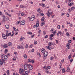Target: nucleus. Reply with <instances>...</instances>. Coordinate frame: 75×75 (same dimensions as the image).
<instances>
[{"label": "nucleus", "mask_w": 75, "mask_h": 75, "mask_svg": "<svg viewBox=\"0 0 75 75\" xmlns=\"http://www.w3.org/2000/svg\"><path fill=\"white\" fill-rule=\"evenodd\" d=\"M71 55H69V56L68 57V58H69V59H71Z\"/></svg>", "instance_id": "46"}, {"label": "nucleus", "mask_w": 75, "mask_h": 75, "mask_svg": "<svg viewBox=\"0 0 75 75\" xmlns=\"http://www.w3.org/2000/svg\"><path fill=\"white\" fill-rule=\"evenodd\" d=\"M69 70H70L69 68L67 67V69L66 71H67V72H69Z\"/></svg>", "instance_id": "26"}, {"label": "nucleus", "mask_w": 75, "mask_h": 75, "mask_svg": "<svg viewBox=\"0 0 75 75\" xmlns=\"http://www.w3.org/2000/svg\"><path fill=\"white\" fill-rule=\"evenodd\" d=\"M28 64H26L24 65V69L25 70H27L28 68Z\"/></svg>", "instance_id": "4"}, {"label": "nucleus", "mask_w": 75, "mask_h": 75, "mask_svg": "<svg viewBox=\"0 0 75 75\" xmlns=\"http://www.w3.org/2000/svg\"><path fill=\"white\" fill-rule=\"evenodd\" d=\"M68 10V11L69 13H71V10H70V8H69Z\"/></svg>", "instance_id": "54"}, {"label": "nucleus", "mask_w": 75, "mask_h": 75, "mask_svg": "<svg viewBox=\"0 0 75 75\" xmlns=\"http://www.w3.org/2000/svg\"><path fill=\"white\" fill-rule=\"evenodd\" d=\"M5 56L4 54H1V57H2V58H3V57H4Z\"/></svg>", "instance_id": "24"}, {"label": "nucleus", "mask_w": 75, "mask_h": 75, "mask_svg": "<svg viewBox=\"0 0 75 75\" xmlns=\"http://www.w3.org/2000/svg\"><path fill=\"white\" fill-rule=\"evenodd\" d=\"M13 31H16V28L14 27H13Z\"/></svg>", "instance_id": "43"}, {"label": "nucleus", "mask_w": 75, "mask_h": 75, "mask_svg": "<svg viewBox=\"0 0 75 75\" xmlns=\"http://www.w3.org/2000/svg\"><path fill=\"white\" fill-rule=\"evenodd\" d=\"M71 10H75V7L74 6L72 7L71 8Z\"/></svg>", "instance_id": "23"}, {"label": "nucleus", "mask_w": 75, "mask_h": 75, "mask_svg": "<svg viewBox=\"0 0 75 75\" xmlns=\"http://www.w3.org/2000/svg\"><path fill=\"white\" fill-rule=\"evenodd\" d=\"M6 35L7 36V37L8 36V35H7V34H8V30H6Z\"/></svg>", "instance_id": "25"}, {"label": "nucleus", "mask_w": 75, "mask_h": 75, "mask_svg": "<svg viewBox=\"0 0 75 75\" xmlns=\"http://www.w3.org/2000/svg\"><path fill=\"white\" fill-rule=\"evenodd\" d=\"M55 3H56V4H59V2L58 1H56Z\"/></svg>", "instance_id": "38"}, {"label": "nucleus", "mask_w": 75, "mask_h": 75, "mask_svg": "<svg viewBox=\"0 0 75 75\" xmlns=\"http://www.w3.org/2000/svg\"><path fill=\"white\" fill-rule=\"evenodd\" d=\"M4 59H7L8 57H7V56L6 55L4 56Z\"/></svg>", "instance_id": "18"}, {"label": "nucleus", "mask_w": 75, "mask_h": 75, "mask_svg": "<svg viewBox=\"0 0 75 75\" xmlns=\"http://www.w3.org/2000/svg\"><path fill=\"white\" fill-rule=\"evenodd\" d=\"M48 13H47V16L48 17H50V15H51V14L49 12V11H48Z\"/></svg>", "instance_id": "15"}, {"label": "nucleus", "mask_w": 75, "mask_h": 75, "mask_svg": "<svg viewBox=\"0 0 75 75\" xmlns=\"http://www.w3.org/2000/svg\"><path fill=\"white\" fill-rule=\"evenodd\" d=\"M25 24V21H22L21 22V23L20 25H24Z\"/></svg>", "instance_id": "8"}, {"label": "nucleus", "mask_w": 75, "mask_h": 75, "mask_svg": "<svg viewBox=\"0 0 75 75\" xmlns=\"http://www.w3.org/2000/svg\"><path fill=\"white\" fill-rule=\"evenodd\" d=\"M47 69H50V68H51V67H50V66H48L47 67Z\"/></svg>", "instance_id": "45"}, {"label": "nucleus", "mask_w": 75, "mask_h": 75, "mask_svg": "<svg viewBox=\"0 0 75 75\" xmlns=\"http://www.w3.org/2000/svg\"><path fill=\"white\" fill-rule=\"evenodd\" d=\"M3 47L4 48H8V45L7 44H5L4 45Z\"/></svg>", "instance_id": "10"}, {"label": "nucleus", "mask_w": 75, "mask_h": 75, "mask_svg": "<svg viewBox=\"0 0 75 75\" xmlns=\"http://www.w3.org/2000/svg\"><path fill=\"white\" fill-rule=\"evenodd\" d=\"M5 27L6 29H8V28H9V26L7 25H5Z\"/></svg>", "instance_id": "19"}, {"label": "nucleus", "mask_w": 75, "mask_h": 75, "mask_svg": "<svg viewBox=\"0 0 75 75\" xmlns=\"http://www.w3.org/2000/svg\"><path fill=\"white\" fill-rule=\"evenodd\" d=\"M2 17L3 18V20H5V16H4V15H3Z\"/></svg>", "instance_id": "32"}, {"label": "nucleus", "mask_w": 75, "mask_h": 75, "mask_svg": "<svg viewBox=\"0 0 75 75\" xmlns=\"http://www.w3.org/2000/svg\"><path fill=\"white\" fill-rule=\"evenodd\" d=\"M66 35L67 36H69V33H67Z\"/></svg>", "instance_id": "57"}, {"label": "nucleus", "mask_w": 75, "mask_h": 75, "mask_svg": "<svg viewBox=\"0 0 75 75\" xmlns=\"http://www.w3.org/2000/svg\"><path fill=\"white\" fill-rule=\"evenodd\" d=\"M69 43H67L66 45L67 47H69Z\"/></svg>", "instance_id": "37"}, {"label": "nucleus", "mask_w": 75, "mask_h": 75, "mask_svg": "<svg viewBox=\"0 0 75 75\" xmlns=\"http://www.w3.org/2000/svg\"><path fill=\"white\" fill-rule=\"evenodd\" d=\"M19 71H21V72H23V69L21 68H20L19 69Z\"/></svg>", "instance_id": "28"}, {"label": "nucleus", "mask_w": 75, "mask_h": 75, "mask_svg": "<svg viewBox=\"0 0 75 75\" xmlns=\"http://www.w3.org/2000/svg\"><path fill=\"white\" fill-rule=\"evenodd\" d=\"M7 45L9 47H11L13 45V43L11 42H9L8 43Z\"/></svg>", "instance_id": "7"}, {"label": "nucleus", "mask_w": 75, "mask_h": 75, "mask_svg": "<svg viewBox=\"0 0 75 75\" xmlns=\"http://www.w3.org/2000/svg\"><path fill=\"white\" fill-rule=\"evenodd\" d=\"M25 47L26 48H28V46L27 44L26 45V46H25Z\"/></svg>", "instance_id": "47"}, {"label": "nucleus", "mask_w": 75, "mask_h": 75, "mask_svg": "<svg viewBox=\"0 0 75 75\" xmlns=\"http://www.w3.org/2000/svg\"><path fill=\"white\" fill-rule=\"evenodd\" d=\"M73 61V59H71L70 60V62H72Z\"/></svg>", "instance_id": "58"}, {"label": "nucleus", "mask_w": 75, "mask_h": 75, "mask_svg": "<svg viewBox=\"0 0 75 75\" xmlns=\"http://www.w3.org/2000/svg\"><path fill=\"white\" fill-rule=\"evenodd\" d=\"M1 61H2V62H3L4 61H6V60H4V59H2Z\"/></svg>", "instance_id": "60"}, {"label": "nucleus", "mask_w": 75, "mask_h": 75, "mask_svg": "<svg viewBox=\"0 0 75 75\" xmlns=\"http://www.w3.org/2000/svg\"><path fill=\"white\" fill-rule=\"evenodd\" d=\"M45 51V50L44 48H42L41 49V52H42V53H43V54L44 53Z\"/></svg>", "instance_id": "9"}, {"label": "nucleus", "mask_w": 75, "mask_h": 75, "mask_svg": "<svg viewBox=\"0 0 75 75\" xmlns=\"http://www.w3.org/2000/svg\"><path fill=\"white\" fill-rule=\"evenodd\" d=\"M31 20H30V21H33V20H34V19H35V16H32L31 17V19H32Z\"/></svg>", "instance_id": "12"}, {"label": "nucleus", "mask_w": 75, "mask_h": 75, "mask_svg": "<svg viewBox=\"0 0 75 75\" xmlns=\"http://www.w3.org/2000/svg\"><path fill=\"white\" fill-rule=\"evenodd\" d=\"M45 20V17L43 16L41 18V21H42V22L41 23V24L42 25H41V26H42L43 25L45 24V22H43L44 21V20Z\"/></svg>", "instance_id": "2"}, {"label": "nucleus", "mask_w": 75, "mask_h": 75, "mask_svg": "<svg viewBox=\"0 0 75 75\" xmlns=\"http://www.w3.org/2000/svg\"><path fill=\"white\" fill-rule=\"evenodd\" d=\"M53 34H52L51 35H50V37H54V36L55 34H56V33H57V32H56V30H55L54 32H53Z\"/></svg>", "instance_id": "5"}, {"label": "nucleus", "mask_w": 75, "mask_h": 75, "mask_svg": "<svg viewBox=\"0 0 75 75\" xmlns=\"http://www.w3.org/2000/svg\"><path fill=\"white\" fill-rule=\"evenodd\" d=\"M28 62H31V59H29L28 60Z\"/></svg>", "instance_id": "49"}, {"label": "nucleus", "mask_w": 75, "mask_h": 75, "mask_svg": "<svg viewBox=\"0 0 75 75\" xmlns=\"http://www.w3.org/2000/svg\"><path fill=\"white\" fill-rule=\"evenodd\" d=\"M2 38H3L4 39H7V36L6 35H5L4 34H3L2 35Z\"/></svg>", "instance_id": "6"}, {"label": "nucleus", "mask_w": 75, "mask_h": 75, "mask_svg": "<svg viewBox=\"0 0 75 75\" xmlns=\"http://www.w3.org/2000/svg\"><path fill=\"white\" fill-rule=\"evenodd\" d=\"M34 44H37V41H34Z\"/></svg>", "instance_id": "48"}, {"label": "nucleus", "mask_w": 75, "mask_h": 75, "mask_svg": "<svg viewBox=\"0 0 75 75\" xmlns=\"http://www.w3.org/2000/svg\"><path fill=\"white\" fill-rule=\"evenodd\" d=\"M68 42L69 43H71V40H69L68 41Z\"/></svg>", "instance_id": "64"}, {"label": "nucleus", "mask_w": 75, "mask_h": 75, "mask_svg": "<svg viewBox=\"0 0 75 75\" xmlns=\"http://www.w3.org/2000/svg\"><path fill=\"white\" fill-rule=\"evenodd\" d=\"M14 35V31H13L12 32V34L11 36H13Z\"/></svg>", "instance_id": "50"}, {"label": "nucleus", "mask_w": 75, "mask_h": 75, "mask_svg": "<svg viewBox=\"0 0 75 75\" xmlns=\"http://www.w3.org/2000/svg\"><path fill=\"white\" fill-rule=\"evenodd\" d=\"M60 26L59 25H58L57 26V28L58 29H60Z\"/></svg>", "instance_id": "41"}, {"label": "nucleus", "mask_w": 75, "mask_h": 75, "mask_svg": "<svg viewBox=\"0 0 75 75\" xmlns=\"http://www.w3.org/2000/svg\"><path fill=\"white\" fill-rule=\"evenodd\" d=\"M67 17H68L69 16V13H67Z\"/></svg>", "instance_id": "63"}, {"label": "nucleus", "mask_w": 75, "mask_h": 75, "mask_svg": "<svg viewBox=\"0 0 75 75\" xmlns=\"http://www.w3.org/2000/svg\"><path fill=\"white\" fill-rule=\"evenodd\" d=\"M31 18L30 17H29L28 18V19H29L30 20H31Z\"/></svg>", "instance_id": "44"}, {"label": "nucleus", "mask_w": 75, "mask_h": 75, "mask_svg": "<svg viewBox=\"0 0 75 75\" xmlns=\"http://www.w3.org/2000/svg\"><path fill=\"white\" fill-rule=\"evenodd\" d=\"M38 12L39 13H40V8H39L38 10Z\"/></svg>", "instance_id": "62"}, {"label": "nucleus", "mask_w": 75, "mask_h": 75, "mask_svg": "<svg viewBox=\"0 0 75 75\" xmlns=\"http://www.w3.org/2000/svg\"><path fill=\"white\" fill-rule=\"evenodd\" d=\"M3 64V62H1V59H0V65H2Z\"/></svg>", "instance_id": "22"}, {"label": "nucleus", "mask_w": 75, "mask_h": 75, "mask_svg": "<svg viewBox=\"0 0 75 75\" xmlns=\"http://www.w3.org/2000/svg\"><path fill=\"white\" fill-rule=\"evenodd\" d=\"M5 54H6L7 53V52H8V50L7 49H6L4 51Z\"/></svg>", "instance_id": "21"}, {"label": "nucleus", "mask_w": 75, "mask_h": 75, "mask_svg": "<svg viewBox=\"0 0 75 75\" xmlns=\"http://www.w3.org/2000/svg\"><path fill=\"white\" fill-rule=\"evenodd\" d=\"M74 4L73 2H72L71 3H69L68 4L69 6H71L72 5Z\"/></svg>", "instance_id": "13"}, {"label": "nucleus", "mask_w": 75, "mask_h": 75, "mask_svg": "<svg viewBox=\"0 0 75 75\" xmlns=\"http://www.w3.org/2000/svg\"><path fill=\"white\" fill-rule=\"evenodd\" d=\"M43 59H46L48 56V52L45 51L43 53Z\"/></svg>", "instance_id": "1"}, {"label": "nucleus", "mask_w": 75, "mask_h": 75, "mask_svg": "<svg viewBox=\"0 0 75 75\" xmlns=\"http://www.w3.org/2000/svg\"><path fill=\"white\" fill-rule=\"evenodd\" d=\"M43 34H44V35H45L46 34V32H45V31H43Z\"/></svg>", "instance_id": "56"}, {"label": "nucleus", "mask_w": 75, "mask_h": 75, "mask_svg": "<svg viewBox=\"0 0 75 75\" xmlns=\"http://www.w3.org/2000/svg\"><path fill=\"white\" fill-rule=\"evenodd\" d=\"M43 68H45L47 69V66H45L44 67H43Z\"/></svg>", "instance_id": "61"}, {"label": "nucleus", "mask_w": 75, "mask_h": 75, "mask_svg": "<svg viewBox=\"0 0 75 75\" xmlns=\"http://www.w3.org/2000/svg\"><path fill=\"white\" fill-rule=\"evenodd\" d=\"M36 25L37 26V27H38L39 26V24L38 23H37L36 24Z\"/></svg>", "instance_id": "52"}, {"label": "nucleus", "mask_w": 75, "mask_h": 75, "mask_svg": "<svg viewBox=\"0 0 75 75\" xmlns=\"http://www.w3.org/2000/svg\"><path fill=\"white\" fill-rule=\"evenodd\" d=\"M28 72H29L28 71H25V74H28Z\"/></svg>", "instance_id": "33"}, {"label": "nucleus", "mask_w": 75, "mask_h": 75, "mask_svg": "<svg viewBox=\"0 0 75 75\" xmlns=\"http://www.w3.org/2000/svg\"><path fill=\"white\" fill-rule=\"evenodd\" d=\"M11 33H9L7 35H8V36H10V35H11Z\"/></svg>", "instance_id": "51"}, {"label": "nucleus", "mask_w": 75, "mask_h": 75, "mask_svg": "<svg viewBox=\"0 0 75 75\" xmlns=\"http://www.w3.org/2000/svg\"><path fill=\"white\" fill-rule=\"evenodd\" d=\"M30 62H32V64H34V59L31 60Z\"/></svg>", "instance_id": "30"}, {"label": "nucleus", "mask_w": 75, "mask_h": 75, "mask_svg": "<svg viewBox=\"0 0 75 75\" xmlns=\"http://www.w3.org/2000/svg\"><path fill=\"white\" fill-rule=\"evenodd\" d=\"M50 31H51V33H54V29H51Z\"/></svg>", "instance_id": "36"}, {"label": "nucleus", "mask_w": 75, "mask_h": 75, "mask_svg": "<svg viewBox=\"0 0 75 75\" xmlns=\"http://www.w3.org/2000/svg\"><path fill=\"white\" fill-rule=\"evenodd\" d=\"M28 34H30V35H32V34H33V33L30 32H28Z\"/></svg>", "instance_id": "29"}, {"label": "nucleus", "mask_w": 75, "mask_h": 75, "mask_svg": "<svg viewBox=\"0 0 75 75\" xmlns=\"http://www.w3.org/2000/svg\"><path fill=\"white\" fill-rule=\"evenodd\" d=\"M42 6V7H45V4H42L41 5Z\"/></svg>", "instance_id": "53"}, {"label": "nucleus", "mask_w": 75, "mask_h": 75, "mask_svg": "<svg viewBox=\"0 0 75 75\" xmlns=\"http://www.w3.org/2000/svg\"><path fill=\"white\" fill-rule=\"evenodd\" d=\"M37 27H38L37 25H35L34 26H33V28H36Z\"/></svg>", "instance_id": "40"}, {"label": "nucleus", "mask_w": 75, "mask_h": 75, "mask_svg": "<svg viewBox=\"0 0 75 75\" xmlns=\"http://www.w3.org/2000/svg\"><path fill=\"white\" fill-rule=\"evenodd\" d=\"M58 33H59V34L60 35L61 37H62V36H63V35H62V32L59 31Z\"/></svg>", "instance_id": "14"}, {"label": "nucleus", "mask_w": 75, "mask_h": 75, "mask_svg": "<svg viewBox=\"0 0 75 75\" xmlns=\"http://www.w3.org/2000/svg\"><path fill=\"white\" fill-rule=\"evenodd\" d=\"M62 73H64L65 72V68H63L62 69Z\"/></svg>", "instance_id": "20"}, {"label": "nucleus", "mask_w": 75, "mask_h": 75, "mask_svg": "<svg viewBox=\"0 0 75 75\" xmlns=\"http://www.w3.org/2000/svg\"><path fill=\"white\" fill-rule=\"evenodd\" d=\"M28 68L30 70H32L33 69V65H30V64H28Z\"/></svg>", "instance_id": "3"}, {"label": "nucleus", "mask_w": 75, "mask_h": 75, "mask_svg": "<svg viewBox=\"0 0 75 75\" xmlns=\"http://www.w3.org/2000/svg\"><path fill=\"white\" fill-rule=\"evenodd\" d=\"M32 35L31 36V38H34V35Z\"/></svg>", "instance_id": "39"}, {"label": "nucleus", "mask_w": 75, "mask_h": 75, "mask_svg": "<svg viewBox=\"0 0 75 75\" xmlns=\"http://www.w3.org/2000/svg\"><path fill=\"white\" fill-rule=\"evenodd\" d=\"M11 55L10 54V53H8V54H7V56L8 57H10Z\"/></svg>", "instance_id": "59"}, {"label": "nucleus", "mask_w": 75, "mask_h": 75, "mask_svg": "<svg viewBox=\"0 0 75 75\" xmlns=\"http://www.w3.org/2000/svg\"><path fill=\"white\" fill-rule=\"evenodd\" d=\"M47 49H49V50H51L52 49V48H51V47H50L49 46H47Z\"/></svg>", "instance_id": "17"}, {"label": "nucleus", "mask_w": 75, "mask_h": 75, "mask_svg": "<svg viewBox=\"0 0 75 75\" xmlns=\"http://www.w3.org/2000/svg\"><path fill=\"white\" fill-rule=\"evenodd\" d=\"M33 44H31L30 45L29 48H31L33 47Z\"/></svg>", "instance_id": "34"}, {"label": "nucleus", "mask_w": 75, "mask_h": 75, "mask_svg": "<svg viewBox=\"0 0 75 75\" xmlns=\"http://www.w3.org/2000/svg\"><path fill=\"white\" fill-rule=\"evenodd\" d=\"M23 57H24V58H27V55L26 54H25L23 56Z\"/></svg>", "instance_id": "27"}, {"label": "nucleus", "mask_w": 75, "mask_h": 75, "mask_svg": "<svg viewBox=\"0 0 75 75\" xmlns=\"http://www.w3.org/2000/svg\"><path fill=\"white\" fill-rule=\"evenodd\" d=\"M19 7L21 8H26V7L24 5H21Z\"/></svg>", "instance_id": "11"}, {"label": "nucleus", "mask_w": 75, "mask_h": 75, "mask_svg": "<svg viewBox=\"0 0 75 75\" xmlns=\"http://www.w3.org/2000/svg\"><path fill=\"white\" fill-rule=\"evenodd\" d=\"M24 39H25V38L24 37L21 36V38L20 39V41H22V40H24Z\"/></svg>", "instance_id": "16"}, {"label": "nucleus", "mask_w": 75, "mask_h": 75, "mask_svg": "<svg viewBox=\"0 0 75 75\" xmlns=\"http://www.w3.org/2000/svg\"><path fill=\"white\" fill-rule=\"evenodd\" d=\"M15 35H17L18 34V32H16L15 33Z\"/></svg>", "instance_id": "42"}, {"label": "nucleus", "mask_w": 75, "mask_h": 75, "mask_svg": "<svg viewBox=\"0 0 75 75\" xmlns=\"http://www.w3.org/2000/svg\"><path fill=\"white\" fill-rule=\"evenodd\" d=\"M48 45H49V46H51V45H52V44H51V42L49 43Z\"/></svg>", "instance_id": "31"}, {"label": "nucleus", "mask_w": 75, "mask_h": 75, "mask_svg": "<svg viewBox=\"0 0 75 75\" xmlns=\"http://www.w3.org/2000/svg\"><path fill=\"white\" fill-rule=\"evenodd\" d=\"M64 59H62L61 61L62 62H63V63L64 62Z\"/></svg>", "instance_id": "55"}, {"label": "nucleus", "mask_w": 75, "mask_h": 75, "mask_svg": "<svg viewBox=\"0 0 75 75\" xmlns=\"http://www.w3.org/2000/svg\"><path fill=\"white\" fill-rule=\"evenodd\" d=\"M20 21H18L16 22V24L18 25L20 24Z\"/></svg>", "instance_id": "35"}]
</instances>
